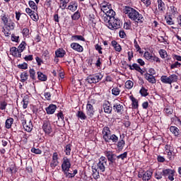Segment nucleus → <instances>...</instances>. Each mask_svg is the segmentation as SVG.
I'll return each mask as SVG.
<instances>
[{"mask_svg":"<svg viewBox=\"0 0 181 181\" xmlns=\"http://www.w3.org/2000/svg\"><path fill=\"white\" fill-rule=\"evenodd\" d=\"M124 13L127 15V16L131 19V21H134V22H139L142 23L144 22V16L142 14L139 13L138 11L135 10L133 8L129 6H126L123 10Z\"/></svg>","mask_w":181,"mask_h":181,"instance_id":"f257e3e1","label":"nucleus"},{"mask_svg":"<svg viewBox=\"0 0 181 181\" xmlns=\"http://www.w3.org/2000/svg\"><path fill=\"white\" fill-rule=\"evenodd\" d=\"M103 74H101V73H98L95 75H90L87 78H86V81L89 83V84H95L96 83H99L100 81H101V80H103Z\"/></svg>","mask_w":181,"mask_h":181,"instance_id":"f03ea898","label":"nucleus"},{"mask_svg":"<svg viewBox=\"0 0 181 181\" xmlns=\"http://www.w3.org/2000/svg\"><path fill=\"white\" fill-rule=\"evenodd\" d=\"M107 166V158L101 156L98 159V163H97L96 170H99L100 173L105 172V167Z\"/></svg>","mask_w":181,"mask_h":181,"instance_id":"7ed1b4c3","label":"nucleus"},{"mask_svg":"<svg viewBox=\"0 0 181 181\" xmlns=\"http://www.w3.org/2000/svg\"><path fill=\"white\" fill-rule=\"evenodd\" d=\"M104 155L106 156V159H107L110 166H112L114 163H116L117 154L114 153L111 151H104Z\"/></svg>","mask_w":181,"mask_h":181,"instance_id":"20e7f679","label":"nucleus"},{"mask_svg":"<svg viewBox=\"0 0 181 181\" xmlns=\"http://www.w3.org/2000/svg\"><path fill=\"white\" fill-rule=\"evenodd\" d=\"M122 25V22H121V20L118 18H112L110 20V23H109L108 28L111 30H115L117 29H119L121 26Z\"/></svg>","mask_w":181,"mask_h":181,"instance_id":"39448f33","label":"nucleus"},{"mask_svg":"<svg viewBox=\"0 0 181 181\" xmlns=\"http://www.w3.org/2000/svg\"><path fill=\"white\" fill-rule=\"evenodd\" d=\"M62 172H70V168H71V163L70 158L67 157H64L62 163Z\"/></svg>","mask_w":181,"mask_h":181,"instance_id":"423d86ee","label":"nucleus"},{"mask_svg":"<svg viewBox=\"0 0 181 181\" xmlns=\"http://www.w3.org/2000/svg\"><path fill=\"white\" fill-rule=\"evenodd\" d=\"M42 129L45 134L49 135L53 132V129L52 128V124H50V121L48 119L45 120L42 124Z\"/></svg>","mask_w":181,"mask_h":181,"instance_id":"0eeeda50","label":"nucleus"},{"mask_svg":"<svg viewBox=\"0 0 181 181\" xmlns=\"http://www.w3.org/2000/svg\"><path fill=\"white\" fill-rule=\"evenodd\" d=\"M163 176L164 177H168L169 180L173 181L175 180V170L171 169H163Z\"/></svg>","mask_w":181,"mask_h":181,"instance_id":"6e6552de","label":"nucleus"},{"mask_svg":"<svg viewBox=\"0 0 181 181\" xmlns=\"http://www.w3.org/2000/svg\"><path fill=\"white\" fill-rule=\"evenodd\" d=\"M22 125L27 132H32V129H33V124H32V121H27L26 119H22Z\"/></svg>","mask_w":181,"mask_h":181,"instance_id":"1a4fd4ad","label":"nucleus"},{"mask_svg":"<svg viewBox=\"0 0 181 181\" xmlns=\"http://www.w3.org/2000/svg\"><path fill=\"white\" fill-rule=\"evenodd\" d=\"M49 165L52 169H54V168L59 165V154H57V153L55 152L53 153L52 160Z\"/></svg>","mask_w":181,"mask_h":181,"instance_id":"9d476101","label":"nucleus"},{"mask_svg":"<svg viewBox=\"0 0 181 181\" xmlns=\"http://www.w3.org/2000/svg\"><path fill=\"white\" fill-rule=\"evenodd\" d=\"M94 112H95V111H94V107L88 102L86 105L87 115H88L89 118H93V117H94Z\"/></svg>","mask_w":181,"mask_h":181,"instance_id":"9b49d317","label":"nucleus"},{"mask_svg":"<svg viewBox=\"0 0 181 181\" xmlns=\"http://www.w3.org/2000/svg\"><path fill=\"white\" fill-rule=\"evenodd\" d=\"M103 138L105 141V142L107 141V140L110 138V135H111V130L110 129V127H105L103 129Z\"/></svg>","mask_w":181,"mask_h":181,"instance_id":"f8f14e48","label":"nucleus"},{"mask_svg":"<svg viewBox=\"0 0 181 181\" xmlns=\"http://www.w3.org/2000/svg\"><path fill=\"white\" fill-rule=\"evenodd\" d=\"M173 151H175V149L173 146L168 144L165 146V152L167 153L168 159H172Z\"/></svg>","mask_w":181,"mask_h":181,"instance_id":"ddd939ff","label":"nucleus"},{"mask_svg":"<svg viewBox=\"0 0 181 181\" xmlns=\"http://www.w3.org/2000/svg\"><path fill=\"white\" fill-rule=\"evenodd\" d=\"M103 108L105 114H111L112 112V107H111V104L108 101L103 104Z\"/></svg>","mask_w":181,"mask_h":181,"instance_id":"4468645a","label":"nucleus"},{"mask_svg":"<svg viewBox=\"0 0 181 181\" xmlns=\"http://www.w3.org/2000/svg\"><path fill=\"white\" fill-rule=\"evenodd\" d=\"M113 110L117 114H122L124 112V105L120 103H116L113 105Z\"/></svg>","mask_w":181,"mask_h":181,"instance_id":"2eb2a0df","label":"nucleus"},{"mask_svg":"<svg viewBox=\"0 0 181 181\" xmlns=\"http://www.w3.org/2000/svg\"><path fill=\"white\" fill-rule=\"evenodd\" d=\"M153 173L151 170H146L143 173V181H149L152 178Z\"/></svg>","mask_w":181,"mask_h":181,"instance_id":"dca6fc26","label":"nucleus"},{"mask_svg":"<svg viewBox=\"0 0 181 181\" xmlns=\"http://www.w3.org/2000/svg\"><path fill=\"white\" fill-rule=\"evenodd\" d=\"M57 109V106H56V105L51 104L47 107L45 108V110L47 114L52 115V114H54Z\"/></svg>","mask_w":181,"mask_h":181,"instance_id":"f3484780","label":"nucleus"},{"mask_svg":"<svg viewBox=\"0 0 181 181\" xmlns=\"http://www.w3.org/2000/svg\"><path fill=\"white\" fill-rule=\"evenodd\" d=\"M170 131L175 136H176V138H179V136H180V130L177 127L171 126L170 127Z\"/></svg>","mask_w":181,"mask_h":181,"instance_id":"a211bd4d","label":"nucleus"},{"mask_svg":"<svg viewBox=\"0 0 181 181\" xmlns=\"http://www.w3.org/2000/svg\"><path fill=\"white\" fill-rule=\"evenodd\" d=\"M144 77L148 83H151V84H155L156 83V78H155V76H153L152 74H149L148 73H146L144 75Z\"/></svg>","mask_w":181,"mask_h":181,"instance_id":"6ab92c4d","label":"nucleus"},{"mask_svg":"<svg viewBox=\"0 0 181 181\" xmlns=\"http://www.w3.org/2000/svg\"><path fill=\"white\" fill-rule=\"evenodd\" d=\"M71 49H73L74 50H76V52H83V46L80 45L77 42H73L71 44Z\"/></svg>","mask_w":181,"mask_h":181,"instance_id":"aec40b11","label":"nucleus"},{"mask_svg":"<svg viewBox=\"0 0 181 181\" xmlns=\"http://www.w3.org/2000/svg\"><path fill=\"white\" fill-rule=\"evenodd\" d=\"M64 175L66 176V177H69V179H73L77 173H78V171L77 170H74L73 173H69V171H64Z\"/></svg>","mask_w":181,"mask_h":181,"instance_id":"412c9836","label":"nucleus"},{"mask_svg":"<svg viewBox=\"0 0 181 181\" xmlns=\"http://www.w3.org/2000/svg\"><path fill=\"white\" fill-rule=\"evenodd\" d=\"M92 172H93V177L95 180L100 179V173L98 170H97V167L92 166Z\"/></svg>","mask_w":181,"mask_h":181,"instance_id":"4be33fe9","label":"nucleus"},{"mask_svg":"<svg viewBox=\"0 0 181 181\" xmlns=\"http://www.w3.org/2000/svg\"><path fill=\"white\" fill-rule=\"evenodd\" d=\"M66 54V51L63 49V48H59L55 52V56L56 57H64V55Z\"/></svg>","mask_w":181,"mask_h":181,"instance_id":"5701e85b","label":"nucleus"},{"mask_svg":"<svg viewBox=\"0 0 181 181\" xmlns=\"http://www.w3.org/2000/svg\"><path fill=\"white\" fill-rule=\"evenodd\" d=\"M105 142L110 143L112 142V144H117L118 142V136L115 134H111L108 139L106 140Z\"/></svg>","mask_w":181,"mask_h":181,"instance_id":"b1692460","label":"nucleus"},{"mask_svg":"<svg viewBox=\"0 0 181 181\" xmlns=\"http://www.w3.org/2000/svg\"><path fill=\"white\" fill-rule=\"evenodd\" d=\"M112 46L114 47L116 52H121L122 50L121 45H119V44H118V42H117L115 40L112 41Z\"/></svg>","mask_w":181,"mask_h":181,"instance_id":"393cba45","label":"nucleus"},{"mask_svg":"<svg viewBox=\"0 0 181 181\" xmlns=\"http://www.w3.org/2000/svg\"><path fill=\"white\" fill-rule=\"evenodd\" d=\"M13 124V118L10 117L6 120L5 127L7 129H10Z\"/></svg>","mask_w":181,"mask_h":181,"instance_id":"a878e982","label":"nucleus"},{"mask_svg":"<svg viewBox=\"0 0 181 181\" xmlns=\"http://www.w3.org/2000/svg\"><path fill=\"white\" fill-rule=\"evenodd\" d=\"M117 146L119 151H122L124 149V146H125V141L122 139L119 141H117Z\"/></svg>","mask_w":181,"mask_h":181,"instance_id":"bb28decb","label":"nucleus"},{"mask_svg":"<svg viewBox=\"0 0 181 181\" xmlns=\"http://www.w3.org/2000/svg\"><path fill=\"white\" fill-rule=\"evenodd\" d=\"M69 2H70L69 0H60L59 8L64 11V9H66Z\"/></svg>","mask_w":181,"mask_h":181,"instance_id":"cd10ccee","label":"nucleus"},{"mask_svg":"<svg viewBox=\"0 0 181 181\" xmlns=\"http://www.w3.org/2000/svg\"><path fill=\"white\" fill-rule=\"evenodd\" d=\"M37 78L40 81H46L47 80V76L43 74V73L38 71L37 72Z\"/></svg>","mask_w":181,"mask_h":181,"instance_id":"c85d7f7f","label":"nucleus"},{"mask_svg":"<svg viewBox=\"0 0 181 181\" xmlns=\"http://www.w3.org/2000/svg\"><path fill=\"white\" fill-rule=\"evenodd\" d=\"M76 117L82 120L87 119V116L86 115V113H84L83 111H78V112L76 113Z\"/></svg>","mask_w":181,"mask_h":181,"instance_id":"c756f323","label":"nucleus"},{"mask_svg":"<svg viewBox=\"0 0 181 181\" xmlns=\"http://www.w3.org/2000/svg\"><path fill=\"white\" fill-rule=\"evenodd\" d=\"M157 2L159 11L163 12L165 11V3L162 0H158Z\"/></svg>","mask_w":181,"mask_h":181,"instance_id":"7c9ffc66","label":"nucleus"},{"mask_svg":"<svg viewBox=\"0 0 181 181\" xmlns=\"http://www.w3.org/2000/svg\"><path fill=\"white\" fill-rule=\"evenodd\" d=\"M163 176V170H156L155 173V177L156 179H157L158 180H160V179H162Z\"/></svg>","mask_w":181,"mask_h":181,"instance_id":"2f4dec72","label":"nucleus"},{"mask_svg":"<svg viewBox=\"0 0 181 181\" xmlns=\"http://www.w3.org/2000/svg\"><path fill=\"white\" fill-rule=\"evenodd\" d=\"M102 21L105 22V23H107V28L111 22V18H110L109 16H107V14H103V16L101 17Z\"/></svg>","mask_w":181,"mask_h":181,"instance_id":"473e14b6","label":"nucleus"},{"mask_svg":"<svg viewBox=\"0 0 181 181\" xmlns=\"http://www.w3.org/2000/svg\"><path fill=\"white\" fill-rule=\"evenodd\" d=\"M160 81H162L164 84H170V80L168 76H162L160 78Z\"/></svg>","mask_w":181,"mask_h":181,"instance_id":"72a5a7b5","label":"nucleus"},{"mask_svg":"<svg viewBox=\"0 0 181 181\" xmlns=\"http://www.w3.org/2000/svg\"><path fill=\"white\" fill-rule=\"evenodd\" d=\"M81 16V13H79V11H76L72 16L71 19L72 21H78L80 19V17Z\"/></svg>","mask_w":181,"mask_h":181,"instance_id":"f704fd0d","label":"nucleus"},{"mask_svg":"<svg viewBox=\"0 0 181 181\" xmlns=\"http://www.w3.org/2000/svg\"><path fill=\"white\" fill-rule=\"evenodd\" d=\"M77 3H71L70 5L68 6V9L69 11H71L72 12H74L77 11Z\"/></svg>","mask_w":181,"mask_h":181,"instance_id":"c9c22d12","label":"nucleus"},{"mask_svg":"<svg viewBox=\"0 0 181 181\" xmlns=\"http://www.w3.org/2000/svg\"><path fill=\"white\" fill-rule=\"evenodd\" d=\"M112 8H110V6H101V11L103 14H106L108 13L110 11H111Z\"/></svg>","mask_w":181,"mask_h":181,"instance_id":"e433bc0d","label":"nucleus"},{"mask_svg":"<svg viewBox=\"0 0 181 181\" xmlns=\"http://www.w3.org/2000/svg\"><path fill=\"white\" fill-rule=\"evenodd\" d=\"M29 6L33 9V11H37V6L36 5V3L33 1H29L28 2Z\"/></svg>","mask_w":181,"mask_h":181,"instance_id":"4c0bfd02","label":"nucleus"},{"mask_svg":"<svg viewBox=\"0 0 181 181\" xmlns=\"http://www.w3.org/2000/svg\"><path fill=\"white\" fill-rule=\"evenodd\" d=\"M106 16H108L110 19H112V18H115V11L114 10H109L108 12L105 13Z\"/></svg>","mask_w":181,"mask_h":181,"instance_id":"58836bf2","label":"nucleus"},{"mask_svg":"<svg viewBox=\"0 0 181 181\" xmlns=\"http://www.w3.org/2000/svg\"><path fill=\"white\" fill-rule=\"evenodd\" d=\"M168 77L170 78V84H172V83H176V81H177V75L176 74H172Z\"/></svg>","mask_w":181,"mask_h":181,"instance_id":"ea45409f","label":"nucleus"},{"mask_svg":"<svg viewBox=\"0 0 181 181\" xmlns=\"http://www.w3.org/2000/svg\"><path fill=\"white\" fill-rule=\"evenodd\" d=\"M125 87L127 88V90H131L134 87V82H132L131 80L127 81L125 83Z\"/></svg>","mask_w":181,"mask_h":181,"instance_id":"a19ab883","label":"nucleus"},{"mask_svg":"<svg viewBox=\"0 0 181 181\" xmlns=\"http://www.w3.org/2000/svg\"><path fill=\"white\" fill-rule=\"evenodd\" d=\"M18 50L22 53L25 49H26V42L23 41L18 47Z\"/></svg>","mask_w":181,"mask_h":181,"instance_id":"79ce46f5","label":"nucleus"},{"mask_svg":"<svg viewBox=\"0 0 181 181\" xmlns=\"http://www.w3.org/2000/svg\"><path fill=\"white\" fill-rule=\"evenodd\" d=\"M159 54L161 59H166V57H168V52L165 49H160Z\"/></svg>","mask_w":181,"mask_h":181,"instance_id":"37998d69","label":"nucleus"},{"mask_svg":"<svg viewBox=\"0 0 181 181\" xmlns=\"http://www.w3.org/2000/svg\"><path fill=\"white\" fill-rule=\"evenodd\" d=\"M4 25H5V26H7L8 28H9V29H11V30H13V29L15 28V23L13 22H12L11 20H9Z\"/></svg>","mask_w":181,"mask_h":181,"instance_id":"c03bdc74","label":"nucleus"},{"mask_svg":"<svg viewBox=\"0 0 181 181\" xmlns=\"http://www.w3.org/2000/svg\"><path fill=\"white\" fill-rule=\"evenodd\" d=\"M141 95H142V97H146L147 95H148L149 93H148V90H146V88H145L144 87H142L139 91Z\"/></svg>","mask_w":181,"mask_h":181,"instance_id":"a18cd8bd","label":"nucleus"},{"mask_svg":"<svg viewBox=\"0 0 181 181\" xmlns=\"http://www.w3.org/2000/svg\"><path fill=\"white\" fill-rule=\"evenodd\" d=\"M128 156V153L124 152L119 156H117V159H121L122 160H124V159H127Z\"/></svg>","mask_w":181,"mask_h":181,"instance_id":"49530a36","label":"nucleus"},{"mask_svg":"<svg viewBox=\"0 0 181 181\" xmlns=\"http://www.w3.org/2000/svg\"><path fill=\"white\" fill-rule=\"evenodd\" d=\"M72 39H74V40H81V42H86V38H84L83 35H74L72 36Z\"/></svg>","mask_w":181,"mask_h":181,"instance_id":"de8ad7c7","label":"nucleus"},{"mask_svg":"<svg viewBox=\"0 0 181 181\" xmlns=\"http://www.w3.org/2000/svg\"><path fill=\"white\" fill-rule=\"evenodd\" d=\"M129 67L130 70H136V71H138L141 69L138 64H133L132 65H129Z\"/></svg>","mask_w":181,"mask_h":181,"instance_id":"09e8293b","label":"nucleus"},{"mask_svg":"<svg viewBox=\"0 0 181 181\" xmlns=\"http://www.w3.org/2000/svg\"><path fill=\"white\" fill-rule=\"evenodd\" d=\"M164 112L167 115H172L173 114V109L170 107H167L164 109Z\"/></svg>","mask_w":181,"mask_h":181,"instance_id":"8fccbe9b","label":"nucleus"},{"mask_svg":"<svg viewBox=\"0 0 181 181\" xmlns=\"http://www.w3.org/2000/svg\"><path fill=\"white\" fill-rule=\"evenodd\" d=\"M153 57V55L152 54V53H150L149 52H146L144 53V57L145 59H146V60H148V62H151Z\"/></svg>","mask_w":181,"mask_h":181,"instance_id":"3c124183","label":"nucleus"},{"mask_svg":"<svg viewBox=\"0 0 181 181\" xmlns=\"http://www.w3.org/2000/svg\"><path fill=\"white\" fill-rule=\"evenodd\" d=\"M30 16L31 19H33V21H39V16L37 15V13L35 11L33 12V13H31Z\"/></svg>","mask_w":181,"mask_h":181,"instance_id":"603ef678","label":"nucleus"},{"mask_svg":"<svg viewBox=\"0 0 181 181\" xmlns=\"http://www.w3.org/2000/svg\"><path fill=\"white\" fill-rule=\"evenodd\" d=\"M64 152L66 153V155L69 156L70 153L71 152V145L68 144L65 146V151Z\"/></svg>","mask_w":181,"mask_h":181,"instance_id":"864d4df0","label":"nucleus"},{"mask_svg":"<svg viewBox=\"0 0 181 181\" xmlns=\"http://www.w3.org/2000/svg\"><path fill=\"white\" fill-rule=\"evenodd\" d=\"M29 73L30 78L35 80V78H36V72L35 71V69H30Z\"/></svg>","mask_w":181,"mask_h":181,"instance_id":"5fc2aeb1","label":"nucleus"},{"mask_svg":"<svg viewBox=\"0 0 181 181\" xmlns=\"http://www.w3.org/2000/svg\"><path fill=\"white\" fill-rule=\"evenodd\" d=\"M21 81L23 83H25V81H26V80H28V73L26 72H23L21 74Z\"/></svg>","mask_w":181,"mask_h":181,"instance_id":"6e6d98bb","label":"nucleus"},{"mask_svg":"<svg viewBox=\"0 0 181 181\" xmlns=\"http://www.w3.org/2000/svg\"><path fill=\"white\" fill-rule=\"evenodd\" d=\"M119 93H121V90L119 88L116 87L112 89V94H113V95H119Z\"/></svg>","mask_w":181,"mask_h":181,"instance_id":"4d7b16f0","label":"nucleus"},{"mask_svg":"<svg viewBox=\"0 0 181 181\" xmlns=\"http://www.w3.org/2000/svg\"><path fill=\"white\" fill-rule=\"evenodd\" d=\"M42 57H44L45 60H49V59H50V57L49 56V51L47 49L42 52Z\"/></svg>","mask_w":181,"mask_h":181,"instance_id":"13d9d810","label":"nucleus"},{"mask_svg":"<svg viewBox=\"0 0 181 181\" xmlns=\"http://www.w3.org/2000/svg\"><path fill=\"white\" fill-rule=\"evenodd\" d=\"M132 101L133 108L136 110V108H138V100L135 98H132Z\"/></svg>","mask_w":181,"mask_h":181,"instance_id":"bf43d9fd","label":"nucleus"},{"mask_svg":"<svg viewBox=\"0 0 181 181\" xmlns=\"http://www.w3.org/2000/svg\"><path fill=\"white\" fill-rule=\"evenodd\" d=\"M2 22L4 23V24L5 25L6 23H8L9 19H8V17L6 16V14H2L1 16H0Z\"/></svg>","mask_w":181,"mask_h":181,"instance_id":"052dcab7","label":"nucleus"},{"mask_svg":"<svg viewBox=\"0 0 181 181\" xmlns=\"http://www.w3.org/2000/svg\"><path fill=\"white\" fill-rule=\"evenodd\" d=\"M150 62H151V63H153V62H156V63L160 64V59H159V57H158L155 55H153Z\"/></svg>","mask_w":181,"mask_h":181,"instance_id":"680f3d73","label":"nucleus"},{"mask_svg":"<svg viewBox=\"0 0 181 181\" xmlns=\"http://www.w3.org/2000/svg\"><path fill=\"white\" fill-rule=\"evenodd\" d=\"M31 152L33 153H35L36 155H40L42 153V150H40L39 148H32Z\"/></svg>","mask_w":181,"mask_h":181,"instance_id":"e2e57ef3","label":"nucleus"},{"mask_svg":"<svg viewBox=\"0 0 181 181\" xmlns=\"http://www.w3.org/2000/svg\"><path fill=\"white\" fill-rule=\"evenodd\" d=\"M18 69H21L22 70H26L28 69V64L23 63L18 65Z\"/></svg>","mask_w":181,"mask_h":181,"instance_id":"0e129e2a","label":"nucleus"},{"mask_svg":"<svg viewBox=\"0 0 181 181\" xmlns=\"http://www.w3.org/2000/svg\"><path fill=\"white\" fill-rule=\"evenodd\" d=\"M181 64L179 62H175L174 64H171L170 69H177V67H180Z\"/></svg>","mask_w":181,"mask_h":181,"instance_id":"69168bd1","label":"nucleus"},{"mask_svg":"<svg viewBox=\"0 0 181 181\" xmlns=\"http://www.w3.org/2000/svg\"><path fill=\"white\" fill-rule=\"evenodd\" d=\"M6 105H8V103L5 101L0 103V110H5L6 108Z\"/></svg>","mask_w":181,"mask_h":181,"instance_id":"338daca9","label":"nucleus"},{"mask_svg":"<svg viewBox=\"0 0 181 181\" xmlns=\"http://www.w3.org/2000/svg\"><path fill=\"white\" fill-rule=\"evenodd\" d=\"M22 33H23L24 37H28V35H29V29L23 28Z\"/></svg>","mask_w":181,"mask_h":181,"instance_id":"774afa93","label":"nucleus"}]
</instances>
